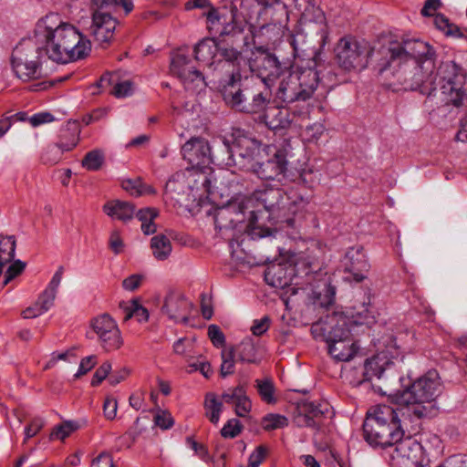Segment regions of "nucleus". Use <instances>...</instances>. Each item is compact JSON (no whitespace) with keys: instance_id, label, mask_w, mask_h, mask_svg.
I'll use <instances>...</instances> for the list:
<instances>
[{"instance_id":"obj_1","label":"nucleus","mask_w":467,"mask_h":467,"mask_svg":"<svg viewBox=\"0 0 467 467\" xmlns=\"http://www.w3.org/2000/svg\"><path fill=\"white\" fill-rule=\"evenodd\" d=\"M435 57L434 48L422 40L390 41L382 48L378 74L393 91L420 90L423 95L435 96Z\"/></svg>"},{"instance_id":"obj_2","label":"nucleus","mask_w":467,"mask_h":467,"mask_svg":"<svg viewBox=\"0 0 467 467\" xmlns=\"http://www.w3.org/2000/svg\"><path fill=\"white\" fill-rule=\"evenodd\" d=\"M57 22V16L49 15L36 25V38L43 45L47 58L67 64L86 57L91 51L90 41L74 26Z\"/></svg>"},{"instance_id":"obj_3","label":"nucleus","mask_w":467,"mask_h":467,"mask_svg":"<svg viewBox=\"0 0 467 467\" xmlns=\"http://www.w3.org/2000/svg\"><path fill=\"white\" fill-rule=\"evenodd\" d=\"M236 13L237 8L232 5L230 8L226 5L222 8L210 7L208 12L204 13L208 29L212 31L214 26L223 25L219 36L242 50L251 46L257 49L258 47L267 44L264 36L271 31L270 26L255 28L244 20L239 19Z\"/></svg>"},{"instance_id":"obj_4","label":"nucleus","mask_w":467,"mask_h":467,"mask_svg":"<svg viewBox=\"0 0 467 467\" xmlns=\"http://www.w3.org/2000/svg\"><path fill=\"white\" fill-rule=\"evenodd\" d=\"M403 409L379 404L371 408L363 423L364 438L373 447H392L393 441L404 436L399 413Z\"/></svg>"},{"instance_id":"obj_5","label":"nucleus","mask_w":467,"mask_h":467,"mask_svg":"<svg viewBox=\"0 0 467 467\" xmlns=\"http://www.w3.org/2000/svg\"><path fill=\"white\" fill-rule=\"evenodd\" d=\"M442 392V383L436 370H430L413 381L409 387L394 396L399 406H405L406 413L416 419L427 417L431 412V404ZM405 412H402L404 415Z\"/></svg>"},{"instance_id":"obj_6","label":"nucleus","mask_w":467,"mask_h":467,"mask_svg":"<svg viewBox=\"0 0 467 467\" xmlns=\"http://www.w3.org/2000/svg\"><path fill=\"white\" fill-rule=\"evenodd\" d=\"M43 54L44 47L37 38H23L11 55V65L17 78L24 81L41 78Z\"/></svg>"},{"instance_id":"obj_7","label":"nucleus","mask_w":467,"mask_h":467,"mask_svg":"<svg viewBox=\"0 0 467 467\" xmlns=\"http://www.w3.org/2000/svg\"><path fill=\"white\" fill-rule=\"evenodd\" d=\"M434 77L439 78L436 88L439 87L441 99L445 104L456 108L467 105L466 72L461 66L452 60L444 61Z\"/></svg>"},{"instance_id":"obj_8","label":"nucleus","mask_w":467,"mask_h":467,"mask_svg":"<svg viewBox=\"0 0 467 467\" xmlns=\"http://www.w3.org/2000/svg\"><path fill=\"white\" fill-rule=\"evenodd\" d=\"M328 353L337 361H348L357 353L358 347L353 338V331L348 327V320L339 316L336 322L323 328Z\"/></svg>"},{"instance_id":"obj_9","label":"nucleus","mask_w":467,"mask_h":467,"mask_svg":"<svg viewBox=\"0 0 467 467\" xmlns=\"http://www.w3.org/2000/svg\"><path fill=\"white\" fill-rule=\"evenodd\" d=\"M372 47L366 41H358L348 36L340 38L335 47L336 60L347 71L365 68Z\"/></svg>"},{"instance_id":"obj_10","label":"nucleus","mask_w":467,"mask_h":467,"mask_svg":"<svg viewBox=\"0 0 467 467\" xmlns=\"http://www.w3.org/2000/svg\"><path fill=\"white\" fill-rule=\"evenodd\" d=\"M257 50L261 55L249 61V67L265 84V88L270 89L274 82L285 76L292 66L289 62H281L275 55L266 52L263 45Z\"/></svg>"},{"instance_id":"obj_11","label":"nucleus","mask_w":467,"mask_h":467,"mask_svg":"<svg viewBox=\"0 0 467 467\" xmlns=\"http://www.w3.org/2000/svg\"><path fill=\"white\" fill-rule=\"evenodd\" d=\"M118 2H100L99 5L92 7V24L90 35L102 47H106L114 36L118 24L117 18L111 13V5Z\"/></svg>"},{"instance_id":"obj_12","label":"nucleus","mask_w":467,"mask_h":467,"mask_svg":"<svg viewBox=\"0 0 467 467\" xmlns=\"http://www.w3.org/2000/svg\"><path fill=\"white\" fill-rule=\"evenodd\" d=\"M286 150H276L272 156H260L254 164L252 172L258 178L267 181H277L281 182L286 175L288 161Z\"/></svg>"},{"instance_id":"obj_13","label":"nucleus","mask_w":467,"mask_h":467,"mask_svg":"<svg viewBox=\"0 0 467 467\" xmlns=\"http://www.w3.org/2000/svg\"><path fill=\"white\" fill-rule=\"evenodd\" d=\"M90 327L105 351L117 350L123 345V338L118 324L109 314H101L92 318Z\"/></svg>"},{"instance_id":"obj_14","label":"nucleus","mask_w":467,"mask_h":467,"mask_svg":"<svg viewBox=\"0 0 467 467\" xmlns=\"http://www.w3.org/2000/svg\"><path fill=\"white\" fill-rule=\"evenodd\" d=\"M271 99V89L267 88L259 89L255 86H244L241 93H238L233 109L247 114L260 113L269 106Z\"/></svg>"},{"instance_id":"obj_15","label":"nucleus","mask_w":467,"mask_h":467,"mask_svg":"<svg viewBox=\"0 0 467 467\" xmlns=\"http://www.w3.org/2000/svg\"><path fill=\"white\" fill-rule=\"evenodd\" d=\"M211 142L202 137H192L182 147L183 159L192 169L204 171L212 164Z\"/></svg>"},{"instance_id":"obj_16","label":"nucleus","mask_w":467,"mask_h":467,"mask_svg":"<svg viewBox=\"0 0 467 467\" xmlns=\"http://www.w3.org/2000/svg\"><path fill=\"white\" fill-rule=\"evenodd\" d=\"M342 265L346 275L344 279L355 283H360L366 279L370 268L363 247L360 245L348 249L342 260Z\"/></svg>"},{"instance_id":"obj_17","label":"nucleus","mask_w":467,"mask_h":467,"mask_svg":"<svg viewBox=\"0 0 467 467\" xmlns=\"http://www.w3.org/2000/svg\"><path fill=\"white\" fill-rule=\"evenodd\" d=\"M248 208L249 202H244V199L219 208L214 216L215 228L219 232H234L238 224L244 223Z\"/></svg>"},{"instance_id":"obj_18","label":"nucleus","mask_w":467,"mask_h":467,"mask_svg":"<svg viewBox=\"0 0 467 467\" xmlns=\"http://www.w3.org/2000/svg\"><path fill=\"white\" fill-rule=\"evenodd\" d=\"M394 450L391 459L399 467H413L419 462L421 454V445L411 436L402 437L393 441Z\"/></svg>"},{"instance_id":"obj_19","label":"nucleus","mask_w":467,"mask_h":467,"mask_svg":"<svg viewBox=\"0 0 467 467\" xmlns=\"http://www.w3.org/2000/svg\"><path fill=\"white\" fill-rule=\"evenodd\" d=\"M442 2H425L424 6L421 9V15L423 16H432L433 24L436 28L444 33L448 36L456 38H462L467 41V27L461 28L457 25L451 23L450 20L441 13L437 11L441 7Z\"/></svg>"},{"instance_id":"obj_20","label":"nucleus","mask_w":467,"mask_h":467,"mask_svg":"<svg viewBox=\"0 0 467 467\" xmlns=\"http://www.w3.org/2000/svg\"><path fill=\"white\" fill-rule=\"evenodd\" d=\"M284 192L279 188L267 187L260 190H256L253 192L249 198H244V202H249V207L254 201L261 203L266 212L271 214H275L279 220L281 217L282 209L284 205Z\"/></svg>"},{"instance_id":"obj_21","label":"nucleus","mask_w":467,"mask_h":467,"mask_svg":"<svg viewBox=\"0 0 467 467\" xmlns=\"http://www.w3.org/2000/svg\"><path fill=\"white\" fill-rule=\"evenodd\" d=\"M190 306L191 304L182 294L170 292L165 297L161 311L171 320L176 323L186 324L189 320Z\"/></svg>"},{"instance_id":"obj_22","label":"nucleus","mask_w":467,"mask_h":467,"mask_svg":"<svg viewBox=\"0 0 467 467\" xmlns=\"http://www.w3.org/2000/svg\"><path fill=\"white\" fill-rule=\"evenodd\" d=\"M285 208L282 209L280 223H285L287 226L294 227L296 223L305 218L309 206V200L302 195L287 196Z\"/></svg>"},{"instance_id":"obj_23","label":"nucleus","mask_w":467,"mask_h":467,"mask_svg":"<svg viewBox=\"0 0 467 467\" xmlns=\"http://www.w3.org/2000/svg\"><path fill=\"white\" fill-rule=\"evenodd\" d=\"M327 410V404L304 401L298 406V414L295 420L299 427L318 429L320 419Z\"/></svg>"},{"instance_id":"obj_24","label":"nucleus","mask_w":467,"mask_h":467,"mask_svg":"<svg viewBox=\"0 0 467 467\" xmlns=\"http://www.w3.org/2000/svg\"><path fill=\"white\" fill-rule=\"evenodd\" d=\"M264 114L265 125L276 134H284L290 129L296 115L290 112L288 109L279 107H266Z\"/></svg>"},{"instance_id":"obj_25","label":"nucleus","mask_w":467,"mask_h":467,"mask_svg":"<svg viewBox=\"0 0 467 467\" xmlns=\"http://www.w3.org/2000/svg\"><path fill=\"white\" fill-rule=\"evenodd\" d=\"M191 60L187 54L178 52L171 59V70L181 78L185 85L189 83L198 82L204 83V78L201 71L190 67Z\"/></svg>"},{"instance_id":"obj_26","label":"nucleus","mask_w":467,"mask_h":467,"mask_svg":"<svg viewBox=\"0 0 467 467\" xmlns=\"http://www.w3.org/2000/svg\"><path fill=\"white\" fill-rule=\"evenodd\" d=\"M222 400L233 406L238 417H246L252 410V401L244 385L229 388L221 395Z\"/></svg>"},{"instance_id":"obj_27","label":"nucleus","mask_w":467,"mask_h":467,"mask_svg":"<svg viewBox=\"0 0 467 467\" xmlns=\"http://www.w3.org/2000/svg\"><path fill=\"white\" fill-rule=\"evenodd\" d=\"M275 97L280 101L287 104L296 101H306L300 87L298 86V81L296 79V75L292 72V68L283 76L276 90Z\"/></svg>"},{"instance_id":"obj_28","label":"nucleus","mask_w":467,"mask_h":467,"mask_svg":"<svg viewBox=\"0 0 467 467\" xmlns=\"http://www.w3.org/2000/svg\"><path fill=\"white\" fill-rule=\"evenodd\" d=\"M245 143L249 142L234 141V163H231V167H236L241 171L252 172L254 164L257 160V155H255L254 149L250 148L248 145H244Z\"/></svg>"},{"instance_id":"obj_29","label":"nucleus","mask_w":467,"mask_h":467,"mask_svg":"<svg viewBox=\"0 0 467 467\" xmlns=\"http://www.w3.org/2000/svg\"><path fill=\"white\" fill-rule=\"evenodd\" d=\"M212 150V164L224 165L231 167L233 161L234 142L225 138H217L211 142Z\"/></svg>"},{"instance_id":"obj_30","label":"nucleus","mask_w":467,"mask_h":467,"mask_svg":"<svg viewBox=\"0 0 467 467\" xmlns=\"http://www.w3.org/2000/svg\"><path fill=\"white\" fill-rule=\"evenodd\" d=\"M292 72L296 75V79L298 81L305 100L310 99L318 85L319 77L317 72L311 67L297 68L292 70Z\"/></svg>"},{"instance_id":"obj_31","label":"nucleus","mask_w":467,"mask_h":467,"mask_svg":"<svg viewBox=\"0 0 467 467\" xmlns=\"http://www.w3.org/2000/svg\"><path fill=\"white\" fill-rule=\"evenodd\" d=\"M113 85L110 94L116 98H124L132 93V82L130 80L119 81V75L117 73H106L101 76L98 86L101 88H107L108 86Z\"/></svg>"},{"instance_id":"obj_32","label":"nucleus","mask_w":467,"mask_h":467,"mask_svg":"<svg viewBox=\"0 0 467 467\" xmlns=\"http://www.w3.org/2000/svg\"><path fill=\"white\" fill-rule=\"evenodd\" d=\"M80 126L77 121H68L65 127L60 130L57 147L61 151L72 150L78 143Z\"/></svg>"},{"instance_id":"obj_33","label":"nucleus","mask_w":467,"mask_h":467,"mask_svg":"<svg viewBox=\"0 0 467 467\" xmlns=\"http://www.w3.org/2000/svg\"><path fill=\"white\" fill-rule=\"evenodd\" d=\"M103 212L113 219L127 222L133 218L135 206L130 202L112 200L103 205Z\"/></svg>"},{"instance_id":"obj_34","label":"nucleus","mask_w":467,"mask_h":467,"mask_svg":"<svg viewBox=\"0 0 467 467\" xmlns=\"http://www.w3.org/2000/svg\"><path fill=\"white\" fill-rule=\"evenodd\" d=\"M242 75L239 71L234 70L225 81L222 88L223 99L227 106L234 109L237 100L238 93H241L243 85L241 84Z\"/></svg>"},{"instance_id":"obj_35","label":"nucleus","mask_w":467,"mask_h":467,"mask_svg":"<svg viewBox=\"0 0 467 467\" xmlns=\"http://www.w3.org/2000/svg\"><path fill=\"white\" fill-rule=\"evenodd\" d=\"M64 274V267L59 266L57 272L54 274L51 281L49 282L47 287L44 290V292L39 296L36 303L40 308L44 312H47L54 303L56 298L57 291L59 286V284L62 279V275Z\"/></svg>"},{"instance_id":"obj_36","label":"nucleus","mask_w":467,"mask_h":467,"mask_svg":"<svg viewBox=\"0 0 467 467\" xmlns=\"http://www.w3.org/2000/svg\"><path fill=\"white\" fill-rule=\"evenodd\" d=\"M354 309L355 312L352 314L351 318L344 317L348 320V327L352 330L358 326L370 327L375 323L374 312L368 304L363 303L358 307L355 306Z\"/></svg>"},{"instance_id":"obj_37","label":"nucleus","mask_w":467,"mask_h":467,"mask_svg":"<svg viewBox=\"0 0 467 467\" xmlns=\"http://www.w3.org/2000/svg\"><path fill=\"white\" fill-rule=\"evenodd\" d=\"M218 45L215 38H203L194 47V57L199 62L211 65L217 53Z\"/></svg>"},{"instance_id":"obj_38","label":"nucleus","mask_w":467,"mask_h":467,"mask_svg":"<svg viewBox=\"0 0 467 467\" xmlns=\"http://www.w3.org/2000/svg\"><path fill=\"white\" fill-rule=\"evenodd\" d=\"M188 190V182L183 172L173 174L166 182L164 192L171 199L179 201L182 195H184Z\"/></svg>"},{"instance_id":"obj_39","label":"nucleus","mask_w":467,"mask_h":467,"mask_svg":"<svg viewBox=\"0 0 467 467\" xmlns=\"http://www.w3.org/2000/svg\"><path fill=\"white\" fill-rule=\"evenodd\" d=\"M223 400H220L213 392H208L204 399L205 415L209 420L216 424L220 420V415L223 410Z\"/></svg>"},{"instance_id":"obj_40","label":"nucleus","mask_w":467,"mask_h":467,"mask_svg":"<svg viewBox=\"0 0 467 467\" xmlns=\"http://www.w3.org/2000/svg\"><path fill=\"white\" fill-rule=\"evenodd\" d=\"M150 248L157 260H166L171 253V241L164 234H158L151 238Z\"/></svg>"},{"instance_id":"obj_41","label":"nucleus","mask_w":467,"mask_h":467,"mask_svg":"<svg viewBox=\"0 0 467 467\" xmlns=\"http://www.w3.org/2000/svg\"><path fill=\"white\" fill-rule=\"evenodd\" d=\"M234 348L241 361L248 363L256 362L257 349L253 338L245 337L239 345Z\"/></svg>"},{"instance_id":"obj_42","label":"nucleus","mask_w":467,"mask_h":467,"mask_svg":"<svg viewBox=\"0 0 467 467\" xmlns=\"http://www.w3.org/2000/svg\"><path fill=\"white\" fill-rule=\"evenodd\" d=\"M217 52L220 54L222 57H223V59H225V61L233 64H238V60L241 57V53L243 51L242 49L230 44L224 38L220 36H218L217 38Z\"/></svg>"},{"instance_id":"obj_43","label":"nucleus","mask_w":467,"mask_h":467,"mask_svg":"<svg viewBox=\"0 0 467 467\" xmlns=\"http://www.w3.org/2000/svg\"><path fill=\"white\" fill-rule=\"evenodd\" d=\"M254 388L264 402L267 404H274L276 402V398L275 396V388L272 379H255Z\"/></svg>"},{"instance_id":"obj_44","label":"nucleus","mask_w":467,"mask_h":467,"mask_svg":"<svg viewBox=\"0 0 467 467\" xmlns=\"http://www.w3.org/2000/svg\"><path fill=\"white\" fill-rule=\"evenodd\" d=\"M386 368L382 367L377 358L367 360L362 369L363 379L358 381V385H364L367 382H370L373 377L381 379Z\"/></svg>"},{"instance_id":"obj_45","label":"nucleus","mask_w":467,"mask_h":467,"mask_svg":"<svg viewBox=\"0 0 467 467\" xmlns=\"http://www.w3.org/2000/svg\"><path fill=\"white\" fill-rule=\"evenodd\" d=\"M16 240L15 237L0 234V263L4 267L9 264L15 256Z\"/></svg>"},{"instance_id":"obj_46","label":"nucleus","mask_w":467,"mask_h":467,"mask_svg":"<svg viewBox=\"0 0 467 467\" xmlns=\"http://www.w3.org/2000/svg\"><path fill=\"white\" fill-rule=\"evenodd\" d=\"M249 223L245 225L244 230L252 238H262L272 234V230L264 227L258 223L257 212L249 211Z\"/></svg>"},{"instance_id":"obj_47","label":"nucleus","mask_w":467,"mask_h":467,"mask_svg":"<svg viewBox=\"0 0 467 467\" xmlns=\"http://www.w3.org/2000/svg\"><path fill=\"white\" fill-rule=\"evenodd\" d=\"M122 188L130 195L137 197L155 193V190L151 186L144 184L140 179L125 180L122 182Z\"/></svg>"},{"instance_id":"obj_48","label":"nucleus","mask_w":467,"mask_h":467,"mask_svg":"<svg viewBox=\"0 0 467 467\" xmlns=\"http://www.w3.org/2000/svg\"><path fill=\"white\" fill-rule=\"evenodd\" d=\"M335 287L325 282L323 292H314V304L319 307L328 308L334 304Z\"/></svg>"},{"instance_id":"obj_49","label":"nucleus","mask_w":467,"mask_h":467,"mask_svg":"<svg viewBox=\"0 0 467 467\" xmlns=\"http://www.w3.org/2000/svg\"><path fill=\"white\" fill-rule=\"evenodd\" d=\"M261 425L266 431L283 429L288 425V419L284 415L269 413L262 419Z\"/></svg>"},{"instance_id":"obj_50","label":"nucleus","mask_w":467,"mask_h":467,"mask_svg":"<svg viewBox=\"0 0 467 467\" xmlns=\"http://www.w3.org/2000/svg\"><path fill=\"white\" fill-rule=\"evenodd\" d=\"M104 163V154L99 150L88 151L83 158L81 164L88 171H99Z\"/></svg>"},{"instance_id":"obj_51","label":"nucleus","mask_w":467,"mask_h":467,"mask_svg":"<svg viewBox=\"0 0 467 467\" xmlns=\"http://www.w3.org/2000/svg\"><path fill=\"white\" fill-rule=\"evenodd\" d=\"M135 317L139 322L147 321L149 318L148 310L143 307L137 300H132L130 306L126 308L124 321Z\"/></svg>"},{"instance_id":"obj_52","label":"nucleus","mask_w":467,"mask_h":467,"mask_svg":"<svg viewBox=\"0 0 467 467\" xmlns=\"http://www.w3.org/2000/svg\"><path fill=\"white\" fill-rule=\"evenodd\" d=\"M234 356L235 349L234 348H231L229 350L222 351V365L220 369V374L223 378H225L234 371Z\"/></svg>"},{"instance_id":"obj_53","label":"nucleus","mask_w":467,"mask_h":467,"mask_svg":"<svg viewBox=\"0 0 467 467\" xmlns=\"http://www.w3.org/2000/svg\"><path fill=\"white\" fill-rule=\"evenodd\" d=\"M243 425L236 419H231L221 430L223 438H234L241 433Z\"/></svg>"},{"instance_id":"obj_54","label":"nucleus","mask_w":467,"mask_h":467,"mask_svg":"<svg viewBox=\"0 0 467 467\" xmlns=\"http://www.w3.org/2000/svg\"><path fill=\"white\" fill-rule=\"evenodd\" d=\"M75 426L73 423L67 421L58 426H57L53 431L50 433V439H58L64 441L67 437H68L74 431Z\"/></svg>"},{"instance_id":"obj_55","label":"nucleus","mask_w":467,"mask_h":467,"mask_svg":"<svg viewBox=\"0 0 467 467\" xmlns=\"http://www.w3.org/2000/svg\"><path fill=\"white\" fill-rule=\"evenodd\" d=\"M268 454V448L265 445H259L249 456L248 467H259Z\"/></svg>"},{"instance_id":"obj_56","label":"nucleus","mask_w":467,"mask_h":467,"mask_svg":"<svg viewBox=\"0 0 467 467\" xmlns=\"http://www.w3.org/2000/svg\"><path fill=\"white\" fill-rule=\"evenodd\" d=\"M208 337L217 348L223 347L225 344V337L221 328L216 325H210L208 327Z\"/></svg>"},{"instance_id":"obj_57","label":"nucleus","mask_w":467,"mask_h":467,"mask_svg":"<svg viewBox=\"0 0 467 467\" xmlns=\"http://www.w3.org/2000/svg\"><path fill=\"white\" fill-rule=\"evenodd\" d=\"M111 370V364L108 361L104 362L100 365V367L96 370L93 375L91 385L98 386L99 385L109 374Z\"/></svg>"},{"instance_id":"obj_58","label":"nucleus","mask_w":467,"mask_h":467,"mask_svg":"<svg viewBox=\"0 0 467 467\" xmlns=\"http://www.w3.org/2000/svg\"><path fill=\"white\" fill-rule=\"evenodd\" d=\"M25 266L26 265L22 263L20 260H17L11 264L5 274L4 284H8L12 279L20 275L23 272Z\"/></svg>"},{"instance_id":"obj_59","label":"nucleus","mask_w":467,"mask_h":467,"mask_svg":"<svg viewBox=\"0 0 467 467\" xmlns=\"http://www.w3.org/2000/svg\"><path fill=\"white\" fill-rule=\"evenodd\" d=\"M154 422L157 426L161 428L162 430H168L173 426V419L171 415L167 411H159L154 416Z\"/></svg>"},{"instance_id":"obj_60","label":"nucleus","mask_w":467,"mask_h":467,"mask_svg":"<svg viewBox=\"0 0 467 467\" xmlns=\"http://www.w3.org/2000/svg\"><path fill=\"white\" fill-rule=\"evenodd\" d=\"M270 323L271 320L267 316L262 317L261 319H255L253 326L251 327L253 335L259 337L265 334L269 329Z\"/></svg>"},{"instance_id":"obj_61","label":"nucleus","mask_w":467,"mask_h":467,"mask_svg":"<svg viewBox=\"0 0 467 467\" xmlns=\"http://www.w3.org/2000/svg\"><path fill=\"white\" fill-rule=\"evenodd\" d=\"M97 364V356L91 355L82 358L79 364L78 372L75 374L76 378H79L87 374Z\"/></svg>"},{"instance_id":"obj_62","label":"nucleus","mask_w":467,"mask_h":467,"mask_svg":"<svg viewBox=\"0 0 467 467\" xmlns=\"http://www.w3.org/2000/svg\"><path fill=\"white\" fill-rule=\"evenodd\" d=\"M44 420L41 418L33 419L29 425L25 429L26 440L36 436L44 426Z\"/></svg>"},{"instance_id":"obj_63","label":"nucleus","mask_w":467,"mask_h":467,"mask_svg":"<svg viewBox=\"0 0 467 467\" xmlns=\"http://www.w3.org/2000/svg\"><path fill=\"white\" fill-rule=\"evenodd\" d=\"M90 467H115L111 456L107 452H101L91 462Z\"/></svg>"},{"instance_id":"obj_64","label":"nucleus","mask_w":467,"mask_h":467,"mask_svg":"<svg viewBox=\"0 0 467 467\" xmlns=\"http://www.w3.org/2000/svg\"><path fill=\"white\" fill-rule=\"evenodd\" d=\"M439 467H467L462 456L452 455L447 458Z\"/></svg>"}]
</instances>
